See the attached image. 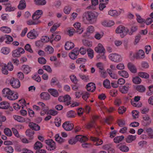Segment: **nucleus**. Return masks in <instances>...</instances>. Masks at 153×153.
<instances>
[{
	"mask_svg": "<svg viewBox=\"0 0 153 153\" xmlns=\"http://www.w3.org/2000/svg\"><path fill=\"white\" fill-rule=\"evenodd\" d=\"M10 83L11 86L14 88H18L21 85L19 80L14 78H12L10 80Z\"/></svg>",
	"mask_w": 153,
	"mask_h": 153,
	"instance_id": "obj_1",
	"label": "nucleus"
},
{
	"mask_svg": "<svg viewBox=\"0 0 153 153\" xmlns=\"http://www.w3.org/2000/svg\"><path fill=\"white\" fill-rule=\"evenodd\" d=\"M109 59L112 61L118 62L121 61L122 58L121 56L117 53H111L109 56Z\"/></svg>",
	"mask_w": 153,
	"mask_h": 153,
	"instance_id": "obj_2",
	"label": "nucleus"
},
{
	"mask_svg": "<svg viewBox=\"0 0 153 153\" xmlns=\"http://www.w3.org/2000/svg\"><path fill=\"white\" fill-rule=\"evenodd\" d=\"M25 52L24 50L21 48L13 51L12 52V56L14 58L19 57L21 54L24 53Z\"/></svg>",
	"mask_w": 153,
	"mask_h": 153,
	"instance_id": "obj_3",
	"label": "nucleus"
},
{
	"mask_svg": "<svg viewBox=\"0 0 153 153\" xmlns=\"http://www.w3.org/2000/svg\"><path fill=\"white\" fill-rule=\"evenodd\" d=\"M62 126L65 130L70 131L73 129L74 125L69 121H66L63 123Z\"/></svg>",
	"mask_w": 153,
	"mask_h": 153,
	"instance_id": "obj_4",
	"label": "nucleus"
},
{
	"mask_svg": "<svg viewBox=\"0 0 153 153\" xmlns=\"http://www.w3.org/2000/svg\"><path fill=\"white\" fill-rule=\"evenodd\" d=\"M38 36V34L37 32L34 29L31 30L27 34V37L30 39H35Z\"/></svg>",
	"mask_w": 153,
	"mask_h": 153,
	"instance_id": "obj_5",
	"label": "nucleus"
},
{
	"mask_svg": "<svg viewBox=\"0 0 153 153\" xmlns=\"http://www.w3.org/2000/svg\"><path fill=\"white\" fill-rule=\"evenodd\" d=\"M45 143L48 145V150H52L56 148L55 143L52 140H46Z\"/></svg>",
	"mask_w": 153,
	"mask_h": 153,
	"instance_id": "obj_6",
	"label": "nucleus"
},
{
	"mask_svg": "<svg viewBox=\"0 0 153 153\" xmlns=\"http://www.w3.org/2000/svg\"><path fill=\"white\" fill-rule=\"evenodd\" d=\"M98 14L96 12H88L87 14V17L86 18L87 20L89 21H91L93 19L97 18Z\"/></svg>",
	"mask_w": 153,
	"mask_h": 153,
	"instance_id": "obj_7",
	"label": "nucleus"
},
{
	"mask_svg": "<svg viewBox=\"0 0 153 153\" xmlns=\"http://www.w3.org/2000/svg\"><path fill=\"white\" fill-rule=\"evenodd\" d=\"M13 91L9 88H5L3 90L2 92L3 96L8 99V97L12 94L11 93Z\"/></svg>",
	"mask_w": 153,
	"mask_h": 153,
	"instance_id": "obj_8",
	"label": "nucleus"
},
{
	"mask_svg": "<svg viewBox=\"0 0 153 153\" xmlns=\"http://www.w3.org/2000/svg\"><path fill=\"white\" fill-rule=\"evenodd\" d=\"M96 87L95 85L93 83L90 82L88 83L86 86V88L88 91L94 92L95 90Z\"/></svg>",
	"mask_w": 153,
	"mask_h": 153,
	"instance_id": "obj_9",
	"label": "nucleus"
},
{
	"mask_svg": "<svg viewBox=\"0 0 153 153\" xmlns=\"http://www.w3.org/2000/svg\"><path fill=\"white\" fill-rule=\"evenodd\" d=\"M134 57L137 59H142L145 57L144 52L142 50H140L136 53Z\"/></svg>",
	"mask_w": 153,
	"mask_h": 153,
	"instance_id": "obj_10",
	"label": "nucleus"
},
{
	"mask_svg": "<svg viewBox=\"0 0 153 153\" xmlns=\"http://www.w3.org/2000/svg\"><path fill=\"white\" fill-rule=\"evenodd\" d=\"M95 51L97 53H104L105 49L102 44L99 43L97 47L95 48Z\"/></svg>",
	"mask_w": 153,
	"mask_h": 153,
	"instance_id": "obj_11",
	"label": "nucleus"
},
{
	"mask_svg": "<svg viewBox=\"0 0 153 153\" xmlns=\"http://www.w3.org/2000/svg\"><path fill=\"white\" fill-rule=\"evenodd\" d=\"M74 26L76 29V32L80 34L83 31V28L81 27V24L79 22H77L74 24Z\"/></svg>",
	"mask_w": 153,
	"mask_h": 153,
	"instance_id": "obj_12",
	"label": "nucleus"
},
{
	"mask_svg": "<svg viewBox=\"0 0 153 153\" xmlns=\"http://www.w3.org/2000/svg\"><path fill=\"white\" fill-rule=\"evenodd\" d=\"M61 39V36L60 35H56L55 33H53L50 37V41L51 43L54 40L55 41H59Z\"/></svg>",
	"mask_w": 153,
	"mask_h": 153,
	"instance_id": "obj_13",
	"label": "nucleus"
},
{
	"mask_svg": "<svg viewBox=\"0 0 153 153\" xmlns=\"http://www.w3.org/2000/svg\"><path fill=\"white\" fill-rule=\"evenodd\" d=\"M114 24V22L111 20H105L102 22V25L103 26L107 27H110Z\"/></svg>",
	"mask_w": 153,
	"mask_h": 153,
	"instance_id": "obj_14",
	"label": "nucleus"
},
{
	"mask_svg": "<svg viewBox=\"0 0 153 153\" xmlns=\"http://www.w3.org/2000/svg\"><path fill=\"white\" fill-rule=\"evenodd\" d=\"M75 139L77 141H79L81 143L87 141L88 140V138L85 136H82L81 135H78L76 136Z\"/></svg>",
	"mask_w": 153,
	"mask_h": 153,
	"instance_id": "obj_15",
	"label": "nucleus"
},
{
	"mask_svg": "<svg viewBox=\"0 0 153 153\" xmlns=\"http://www.w3.org/2000/svg\"><path fill=\"white\" fill-rule=\"evenodd\" d=\"M26 7V3L25 0H21L18 6V8L20 10H23L25 9Z\"/></svg>",
	"mask_w": 153,
	"mask_h": 153,
	"instance_id": "obj_16",
	"label": "nucleus"
},
{
	"mask_svg": "<svg viewBox=\"0 0 153 153\" xmlns=\"http://www.w3.org/2000/svg\"><path fill=\"white\" fill-rule=\"evenodd\" d=\"M127 67L132 73H135L137 72V69L134 65L131 62L128 63L127 64Z\"/></svg>",
	"mask_w": 153,
	"mask_h": 153,
	"instance_id": "obj_17",
	"label": "nucleus"
},
{
	"mask_svg": "<svg viewBox=\"0 0 153 153\" xmlns=\"http://www.w3.org/2000/svg\"><path fill=\"white\" fill-rule=\"evenodd\" d=\"M40 98L44 100H48L50 99V95L47 93L43 92L40 95Z\"/></svg>",
	"mask_w": 153,
	"mask_h": 153,
	"instance_id": "obj_18",
	"label": "nucleus"
},
{
	"mask_svg": "<svg viewBox=\"0 0 153 153\" xmlns=\"http://www.w3.org/2000/svg\"><path fill=\"white\" fill-rule=\"evenodd\" d=\"M48 91L51 95L55 97H57L59 96V93L56 90L50 88L48 90Z\"/></svg>",
	"mask_w": 153,
	"mask_h": 153,
	"instance_id": "obj_19",
	"label": "nucleus"
},
{
	"mask_svg": "<svg viewBox=\"0 0 153 153\" xmlns=\"http://www.w3.org/2000/svg\"><path fill=\"white\" fill-rule=\"evenodd\" d=\"M74 46V43L71 42H67L65 45V48L66 50H70L73 48Z\"/></svg>",
	"mask_w": 153,
	"mask_h": 153,
	"instance_id": "obj_20",
	"label": "nucleus"
},
{
	"mask_svg": "<svg viewBox=\"0 0 153 153\" xmlns=\"http://www.w3.org/2000/svg\"><path fill=\"white\" fill-rule=\"evenodd\" d=\"M10 95L8 97V99L10 100H14L18 99V95L17 93H14L13 91Z\"/></svg>",
	"mask_w": 153,
	"mask_h": 153,
	"instance_id": "obj_21",
	"label": "nucleus"
},
{
	"mask_svg": "<svg viewBox=\"0 0 153 153\" xmlns=\"http://www.w3.org/2000/svg\"><path fill=\"white\" fill-rule=\"evenodd\" d=\"M136 138V135H129L126 139V141L127 143H130L135 140Z\"/></svg>",
	"mask_w": 153,
	"mask_h": 153,
	"instance_id": "obj_22",
	"label": "nucleus"
},
{
	"mask_svg": "<svg viewBox=\"0 0 153 153\" xmlns=\"http://www.w3.org/2000/svg\"><path fill=\"white\" fill-rule=\"evenodd\" d=\"M25 133L26 136L29 137L30 139L32 140L33 139V135L34 132L32 130L30 129H28L26 131Z\"/></svg>",
	"mask_w": 153,
	"mask_h": 153,
	"instance_id": "obj_23",
	"label": "nucleus"
},
{
	"mask_svg": "<svg viewBox=\"0 0 153 153\" xmlns=\"http://www.w3.org/2000/svg\"><path fill=\"white\" fill-rule=\"evenodd\" d=\"M10 106L9 104L7 102L4 101L0 103V108L2 109H7Z\"/></svg>",
	"mask_w": 153,
	"mask_h": 153,
	"instance_id": "obj_24",
	"label": "nucleus"
},
{
	"mask_svg": "<svg viewBox=\"0 0 153 153\" xmlns=\"http://www.w3.org/2000/svg\"><path fill=\"white\" fill-rule=\"evenodd\" d=\"M118 74L122 77L125 78H127L129 76L128 73L124 70L119 71L118 72Z\"/></svg>",
	"mask_w": 153,
	"mask_h": 153,
	"instance_id": "obj_25",
	"label": "nucleus"
},
{
	"mask_svg": "<svg viewBox=\"0 0 153 153\" xmlns=\"http://www.w3.org/2000/svg\"><path fill=\"white\" fill-rule=\"evenodd\" d=\"M64 102L65 105H69L71 103V97L69 95H66L64 96Z\"/></svg>",
	"mask_w": 153,
	"mask_h": 153,
	"instance_id": "obj_26",
	"label": "nucleus"
},
{
	"mask_svg": "<svg viewBox=\"0 0 153 153\" xmlns=\"http://www.w3.org/2000/svg\"><path fill=\"white\" fill-rule=\"evenodd\" d=\"M129 86L127 85L122 86L120 87V91L123 94H125L128 91Z\"/></svg>",
	"mask_w": 153,
	"mask_h": 153,
	"instance_id": "obj_27",
	"label": "nucleus"
},
{
	"mask_svg": "<svg viewBox=\"0 0 153 153\" xmlns=\"http://www.w3.org/2000/svg\"><path fill=\"white\" fill-rule=\"evenodd\" d=\"M86 128L88 129H90L91 128H96V125L94 120H92L88 123L86 126Z\"/></svg>",
	"mask_w": 153,
	"mask_h": 153,
	"instance_id": "obj_28",
	"label": "nucleus"
},
{
	"mask_svg": "<svg viewBox=\"0 0 153 153\" xmlns=\"http://www.w3.org/2000/svg\"><path fill=\"white\" fill-rule=\"evenodd\" d=\"M29 126L33 129L36 131H38L40 129V127L38 125L33 123H30Z\"/></svg>",
	"mask_w": 153,
	"mask_h": 153,
	"instance_id": "obj_29",
	"label": "nucleus"
},
{
	"mask_svg": "<svg viewBox=\"0 0 153 153\" xmlns=\"http://www.w3.org/2000/svg\"><path fill=\"white\" fill-rule=\"evenodd\" d=\"M14 119L18 122L23 123L25 121V119L18 115H14L13 116Z\"/></svg>",
	"mask_w": 153,
	"mask_h": 153,
	"instance_id": "obj_30",
	"label": "nucleus"
},
{
	"mask_svg": "<svg viewBox=\"0 0 153 153\" xmlns=\"http://www.w3.org/2000/svg\"><path fill=\"white\" fill-rule=\"evenodd\" d=\"M22 68H23L24 72L26 74H27L31 71V68L28 65H24Z\"/></svg>",
	"mask_w": 153,
	"mask_h": 153,
	"instance_id": "obj_31",
	"label": "nucleus"
},
{
	"mask_svg": "<svg viewBox=\"0 0 153 153\" xmlns=\"http://www.w3.org/2000/svg\"><path fill=\"white\" fill-rule=\"evenodd\" d=\"M0 30L6 33H9L11 32V29L7 27L3 26L0 27Z\"/></svg>",
	"mask_w": 153,
	"mask_h": 153,
	"instance_id": "obj_32",
	"label": "nucleus"
},
{
	"mask_svg": "<svg viewBox=\"0 0 153 153\" xmlns=\"http://www.w3.org/2000/svg\"><path fill=\"white\" fill-rule=\"evenodd\" d=\"M40 21H35L33 19L29 20L26 22L27 24L29 25H36L40 22Z\"/></svg>",
	"mask_w": 153,
	"mask_h": 153,
	"instance_id": "obj_33",
	"label": "nucleus"
},
{
	"mask_svg": "<svg viewBox=\"0 0 153 153\" xmlns=\"http://www.w3.org/2000/svg\"><path fill=\"white\" fill-rule=\"evenodd\" d=\"M124 138V137L123 136H117L115 137L114 139V143H118L121 141Z\"/></svg>",
	"mask_w": 153,
	"mask_h": 153,
	"instance_id": "obj_34",
	"label": "nucleus"
},
{
	"mask_svg": "<svg viewBox=\"0 0 153 153\" xmlns=\"http://www.w3.org/2000/svg\"><path fill=\"white\" fill-rule=\"evenodd\" d=\"M5 42L6 44H9L13 41L12 37L9 35H5Z\"/></svg>",
	"mask_w": 153,
	"mask_h": 153,
	"instance_id": "obj_35",
	"label": "nucleus"
},
{
	"mask_svg": "<svg viewBox=\"0 0 153 153\" xmlns=\"http://www.w3.org/2000/svg\"><path fill=\"white\" fill-rule=\"evenodd\" d=\"M138 75L140 77L145 79L149 78V75L147 73L143 72H140L138 74Z\"/></svg>",
	"mask_w": 153,
	"mask_h": 153,
	"instance_id": "obj_36",
	"label": "nucleus"
},
{
	"mask_svg": "<svg viewBox=\"0 0 153 153\" xmlns=\"http://www.w3.org/2000/svg\"><path fill=\"white\" fill-rule=\"evenodd\" d=\"M119 148L121 151L124 152H127L129 150L128 147L124 145L120 146L119 147Z\"/></svg>",
	"mask_w": 153,
	"mask_h": 153,
	"instance_id": "obj_37",
	"label": "nucleus"
},
{
	"mask_svg": "<svg viewBox=\"0 0 153 153\" xmlns=\"http://www.w3.org/2000/svg\"><path fill=\"white\" fill-rule=\"evenodd\" d=\"M35 2L36 5H44L46 3L45 0H35Z\"/></svg>",
	"mask_w": 153,
	"mask_h": 153,
	"instance_id": "obj_38",
	"label": "nucleus"
},
{
	"mask_svg": "<svg viewBox=\"0 0 153 153\" xmlns=\"http://www.w3.org/2000/svg\"><path fill=\"white\" fill-rule=\"evenodd\" d=\"M5 151L8 153H12L13 152V149L11 146H7L4 148Z\"/></svg>",
	"mask_w": 153,
	"mask_h": 153,
	"instance_id": "obj_39",
	"label": "nucleus"
},
{
	"mask_svg": "<svg viewBox=\"0 0 153 153\" xmlns=\"http://www.w3.org/2000/svg\"><path fill=\"white\" fill-rule=\"evenodd\" d=\"M45 51L48 54L52 53L54 51L53 48L50 46H47L45 48Z\"/></svg>",
	"mask_w": 153,
	"mask_h": 153,
	"instance_id": "obj_40",
	"label": "nucleus"
},
{
	"mask_svg": "<svg viewBox=\"0 0 153 153\" xmlns=\"http://www.w3.org/2000/svg\"><path fill=\"white\" fill-rule=\"evenodd\" d=\"M107 71L109 75L112 78L114 79H117L118 78V76L117 74L114 73H112L110 69Z\"/></svg>",
	"mask_w": 153,
	"mask_h": 153,
	"instance_id": "obj_41",
	"label": "nucleus"
},
{
	"mask_svg": "<svg viewBox=\"0 0 153 153\" xmlns=\"http://www.w3.org/2000/svg\"><path fill=\"white\" fill-rule=\"evenodd\" d=\"M129 32V30L127 28L123 27V31L122 34H120V36L121 38H123Z\"/></svg>",
	"mask_w": 153,
	"mask_h": 153,
	"instance_id": "obj_42",
	"label": "nucleus"
},
{
	"mask_svg": "<svg viewBox=\"0 0 153 153\" xmlns=\"http://www.w3.org/2000/svg\"><path fill=\"white\" fill-rule=\"evenodd\" d=\"M42 147V143L39 142L37 141L35 144L34 148V149L37 150L40 149Z\"/></svg>",
	"mask_w": 153,
	"mask_h": 153,
	"instance_id": "obj_43",
	"label": "nucleus"
},
{
	"mask_svg": "<svg viewBox=\"0 0 153 153\" xmlns=\"http://www.w3.org/2000/svg\"><path fill=\"white\" fill-rule=\"evenodd\" d=\"M4 133L8 136L10 137L12 135V132L11 130L8 128H5L4 130Z\"/></svg>",
	"mask_w": 153,
	"mask_h": 153,
	"instance_id": "obj_44",
	"label": "nucleus"
},
{
	"mask_svg": "<svg viewBox=\"0 0 153 153\" xmlns=\"http://www.w3.org/2000/svg\"><path fill=\"white\" fill-rule=\"evenodd\" d=\"M144 121L146 122V125H149L151 122V120L149 117L147 115H145L143 117Z\"/></svg>",
	"mask_w": 153,
	"mask_h": 153,
	"instance_id": "obj_45",
	"label": "nucleus"
},
{
	"mask_svg": "<svg viewBox=\"0 0 153 153\" xmlns=\"http://www.w3.org/2000/svg\"><path fill=\"white\" fill-rule=\"evenodd\" d=\"M76 113L72 110L68 111L67 113V116L68 118H74L75 117Z\"/></svg>",
	"mask_w": 153,
	"mask_h": 153,
	"instance_id": "obj_46",
	"label": "nucleus"
},
{
	"mask_svg": "<svg viewBox=\"0 0 153 153\" xmlns=\"http://www.w3.org/2000/svg\"><path fill=\"white\" fill-rule=\"evenodd\" d=\"M103 85L106 88H110L111 86L109 81L108 79L105 80L103 82Z\"/></svg>",
	"mask_w": 153,
	"mask_h": 153,
	"instance_id": "obj_47",
	"label": "nucleus"
},
{
	"mask_svg": "<svg viewBox=\"0 0 153 153\" xmlns=\"http://www.w3.org/2000/svg\"><path fill=\"white\" fill-rule=\"evenodd\" d=\"M61 119L60 118L56 117V118L54 123L56 126L59 127L61 125Z\"/></svg>",
	"mask_w": 153,
	"mask_h": 153,
	"instance_id": "obj_48",
	"label": "nucleus"
},
{
	"mask_svg": "<svg viewBox=\"0 0 153 153\" xmlns=\"http://www.w3.org/2000/svg\"><path fill=\"white\" fill-rule=\"evenodd\" d=\"M82 42L83 45L86 46L90 47L92 45V42L87 40H82Z\"/></svg>",
	"mask_w": 153,
	"mask_h": 153,
	"instance_id": "obj_49",
	"label": "nucleus"
},
{
	"mask_svg": "<svg viewBox=\"0 0 153 153\" xmlns=\"http://www.w3.org/2000/svg\"><path fill=\"white\" fill-rule=\"evenodd\" d=\"M10 51V49L7 47H4L2 48L1 52L4 54H7Z\"/></svg>",
	"mask_w": 153,
	"mask_h": 153,
	"instance_id": "obj_50",
	"label": "nucleus"
},
{
	"mask_svg": "<svg viewBox=\"0 0 153 153\" xmlns=\"http://www.w3.org/2000/svg\"><path fill=\"white\" fill-rule=\"evenodd\" d=\"M88 54L91 59L93 58L94 56V51L93 50L89 48L87 50Z\"/></svg>",
	"mask_w": 153,
	"mask_h": 153,
	"instance_id": "obj_51",
	"label": "nucleus"
},
{
	"mask_svg": "<svg viewBox=\"0 0 153 153\" xmlns=\"http://www.w3.org/2000/svg\"><path fill=\"white\" fill-rule=\"evenodd\" d=\"M136 15L137 16V21L140 23H145V20L142 19L141 16L138 14H136Z\"/></svg>",
	"mask_w": 153,
	"mask_h": 153,
	"instance_id": "obj_52",
	"label": "nucleus"
},
{
	"mask_svg": "<svg viewBox=\"0 0 153 153\" xmlns=\"http://www.w3.org/2000/svg\"><path fill=\"white\" fill-rule=\"evenodd\" d=\"M131 103L133 106L137 108L141 107L142 105L141 102H138L131 101Z\"/></svg>",
	"mask_w": 153,
	"mask_h": 153,
	"instance_id": "obj_53",
	"label": "nucleus"
},
{
	"mask_svg": "<svg viewBox=\"0 0 153 153\" xmlns=\"http://www.w3.org/2000/svg\"><path fill=\"white\" fill-rule=\"evenodd\" d=\"M117 10H111L108 12V14L109 15L113 16H117Z\"/></svg>",
	"mask_w": 153,
	"mask_h": 153,
	"instance_id": "obj_54",
	"label": "nucleus"
},
{
	"mask_svg": "<svg viewBox=\"0 0 153 153\" xmlns=\"http://www.w3.org/2000/svg\"><path fill=\"white\" fill-rule=\"evenodd\" d=\"M132 80L133 82L136 84L140 83L141 81V79L138 76H136Z\"/></svg>",
	"mask_w": 153,
	"mask_h": 153,
	"instance_id": "obj_55",
	"label": "nucleus"
},
{
	"mask_svg": "<svg viewBox=\"0 0 153 153\" xmlns=\"http://www.w3.org/2000/svg\"><path fill=\"white\" fill-rule=\"evenodd\" d=\"M136 89L137 91L141 92H144L146 90L145 87L142 85H138L137 86Z\"/></svg>",
	"mask_w": 153,
	"mask_h": 153,
	"instance_id": "obj_56",
	"label": "nucleus"
},
{
	"mask_svg": "<svg viewBox=\"0 0 153 153\" xmlns=\"http://www.w3.org/2000/svg\"><path fill=\"white\" fill-rule=\"evenodd\" d=\"M50 40V38L47 36H44L42 37L41 39V41L42 42L45 43L48 42L49 40Z\"/></svg>",
	"mask_w": 153,
	"mask_h": 153,
	"instance_id": "obj_57",
	"label": "nucleus"
},
{
	"mask_svg": "<svg viewBox=\"0 0 153 153\" xmlns=\"http://www.w3.org/2000/svg\"><path fill=\"white\" fill-rule=\"evenodd\" d=\"M59 26L60 24H59L56 23L54 24L50 29V31L52 33Z\"/></svg>",
	"mask_w": 153,
	"mask_h": 153,
	"instance_id": "obj_58",
	"label": "nucleus"
},
{
	"mask_svg": "<svg viewBox=\"0 0 153 153\" xmlns=\"http://www.w3.org/2000/svg\"><path fill=\"white\" fill-rule=\"evenodd\" d=\"M38 61L41 64H45L46 63V60L44 57H41L38 58Z\"/></svg>",
	"mask_w": 153,
	"mask_h": 153,
	"instance_id": "obj_59",
	"label": "nucleus"
},
{
	"mask_svg": "<svg viewBox=\"0 0 153 153\" xmlns=\"http://www.w3.org/2000/svg\"><path fill=\"white\" fill-rule=\"evenodd\" d=\"M55 140L58 142L61 143L64 141V139L59 137L58 135L55 136Z\"/></svg>",
	"mask_w": 153,
	"mask_h": 153,
	"instance_id": "obj_60",
	"label": "nucleus"
},
{
	"mask_svg": "<svg viewBox=\"0 0 153 153\" xmlns=\"http://www.w3.org/2000/svg\"><path fill=\"white\" fill-rule=\"evenodd\" d=\"M79 76L82 79L85 81H87L89 79L88 76H86L81 74H79Z\"/></svg>",
	"mask_w": 153,
	"mask_h": 153,
	"instance_id": "obj_61",
	"label": "nucleus"
},
{
	"mask_svg": "<svg viewBox=\"0 0 153 153\" xmlns=\"http://www.w3.org/2000/svg\"><path fill=\"white\" fill-rule=\"evenodd\" d=\"M126 110V108L123 106L120 107L119 108L118 112L119 114H122Z\"/></svg>",
	"mask_w": 153,
	"mask_h": 153,
	"instance_id": "obj_62",
	"label": "nucleus"
},
{
	"mask_svg": "<svg viewBox=\"0 0 153 153\" xmlns=\"http://www.w3.org/2000/svg\"><path fill=\"white\" fill-rule=\"evenodd\" d=\"M137 30V27L136 26H132L131 29V31L128 33V34L130 35H131L134 32L136 31Z\"/></svg>",
	"mask_w": 153,
	"mask_h": 153,
	"instance_id": "obj_63",
	"label": "nucleus"
},
{
	"mask_svg": "<svg viewBox=\"0 0 153 153\" xmlns=\"http://www.w3.org/2000/svg\"><path fill=\"white\" fill-rule=\"evenodd\" d=\"M89 95L88 92L85 91L82 93V98L85 100H86L89 97Z\"/></svg>",
	"mask_w": 153,
	"mask_h": 153,
	"instance_id": "obj_64",
	"label": "nucleus"
}]
</instances>
